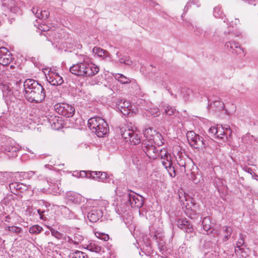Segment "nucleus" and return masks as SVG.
I'll return each mask as SVG.
<instances>
[{"mask_svg": "<svg viewBox=\"0 0 258 258\" xmlns=\"http://www.w3.org/2000/svg\"><path fill=\"white\" fill-rule=\"evenodd\" d=\"M26 99L31 103H39L45 97V90L42 85L33 79H26L23 83Z\"/></svg>", "mask_w": 258, "mask_h": 258, "instance_id": "nucleus-1", "label": "nucleus"}, {"mask_svg": "<svg viewBox=\"0 0 258 258\" xmlns=\"http://www.w3.org/2000/svg\"><path fill=\"white\" fill-rule=\"evenodd\" d=\"M89 128L95 132L98 137H104L109 131L107 123L100 117H94L90 118L88 121Z\"/></svg>", "mask_w": 258, "mask_h": 258, "instance_id": "nucleus-2", "label": "nucleus"}, {"mask_svg": "<svg viewBox=\"0 0 258 258\" xmlns=\"http://www.w3.org/2000/svg\"><path fill=\"white\" fill-rule=\"evenodd\" d=\"M209 133L216 139L224 142L228 141L232 135L231 129L228 125L224 126L222 125L212 126L209 129Z\"/></svg>", "mask_w": 258, "mask_h": 258, "instance_id": "nucleus-3", "label": "nucleus"}, {"mask_svg": "<svg viewBox=\"0 0 258 258\" xmlns=\"http://www.w3.org/2000/svg\"><path fill=\"white\" fill-rule=\"evenodd\" d=\"M142 149L143 153L151 159H155L159 157L160 150L156 149L153 140H148L146 138L142 144Z\"/></svg>", "mask_w": 258, "mask_h": 258, "instance_id": "nucleus-4", "label": "nucleus"}, {"mask_svg": "<svg viewBox=\"0 0 258 258\" xmlns=\"http://www.w3.org/2000/svg\"><path fill=\"white\" fill-rule=\"evenodd\" d=\"M90 176H92V179L97 180L99 181H101L104 183H110L111 181L112 183L117 186L116 189L115 190L116 193L118 191V189L119 188V185L118 183H120V181L117 179L114 180L112 177V175H108L105 172L101 171H92L90 172Z\"/></svg>", "mask_w": 258, "mask_h": 258, "instance_id": "nucleus-5", "label": "nucleus"}, {"mask_svg": "<svg viewBox=\"0 0 258 258\" xmlns=\"http://www.w3.org/2000/svg\"><path fill=\"white\" fill-rule=\"evenodd\" d=\"M159 156L161 157V163L169 173L171 177L175 176L174 168L172 166L171 155L168 154L165 149L160 150Z\"/></svg>", "mask_w": 258, "mask_h": 258, "instance_id": "nucleus-6", "label": "nucleus"}, {"mask_svg": "<svg viewBox=\"0 0 258 258\" xmlns=\"http://www.w3.org/2000/svg\"><path fill=\"white\" fill-rule=\"evenodd\" d=\"M15 68V66L11 65L10 67V69L8 68L4 72L2 76L4 79H6V81L7 79L8 81H13L16 86V90L18 91L17 88L21 86L22 82L21 80H18L20 75L14 70Z\"/></svg>", "mask_w": 258, "mask_h": 258, "instance_id": "nucleus-7", "label": "nucleus"}, {"mask_svg": "<svg viewBox=\"0 0 258 258\" xmlns=\"http://www.w3.org/2000/svg\"><path fill=\"white\" fill-rule=\"evenodd\" d=\"M122 138L126 142H130L131 144L135 145L140 143V137L138 131L127 129L121 130Z\"/></svg>", "mask_w": 258, "mask_h": 258, "instance_id": "nucleus-8", "label": "nucleus"}, {"mask_svg": "<svg viewBox=\"0 0 258 258\" xmlns=\"http://www.w3.org/2000/svg\"><path fill=\"white\" fill-rule=\"evenodd\" d=\"M54 108L56 112L66 117H72L75 112L74 106L64 103L56 104Z\"/></svg>", "mask_w": 258, "mask_h": 258, "instance_id": "nucleus-9", "label": "nucleus"}, {"mask_svg": "<svg viewBox=\"0 0 258 258\" xmlns=\"http://www.w3.org/2000/svg\"><path fill=\"white\" fill-rule=\"evenodd\" d=\"M186 137L188 143L191 146L196 148L200 149L205 147V144L203 137L199 135L196 134L194 132H188Z\"/></svg>", "mask_w": 258, "mask_h": 258, "instance_id": "nucleus-10", "label": "nucleus"}, {"mask_svg": "<svg viewBox=\"0 0 258 258\" xmlns=\"http://www.w3.org/2000/svg\"><path fill=\"white\" fill-rule=\"evenodd\" d=\"M144 136L148 140H153L154 144L161 146L164 144L163 138L162 135L153 131L151 128H146L144 131Z\"/></svg>", "mask_w": 258, "mask_h": 258, "instance_id": "nucleus-11", "label": "nucleus"}, {"mask_svg": "<svg viewBox=\"0 0 258 258\" xmlns=\"http://www.w3.org/2000/svg\"><path fill=\"white\" fill-rule=\"evenodd\" d=\"M2 15L6 17L9 13H16L19 11V7L16 6L15 0H2Z\"/></svg>", "mask_w": 258, "mask_h": 258, "instance_id": "nucleus-12", "label": "nucleus"}, {"mask_svg": "<svg viewBox=\"0 0 258 258\" xmlns=\"http://www.w3.org/2000/svg\"><path fill=\"white\" fill-rule=\"evenodd\" d=\"M19 149V145L15 141L12 140L10 141V142L3 147L5 154L10 158L16 157Z\"/></svg>", "mask_w": 258, "mask_h": 258, "instance_id": "nucleus-13", "label": "nucleus"}, {"mask_svg": "<svg viewBox=\"0 0 258 258\" xmlns=\"http://www.w3.org/2000/svg\"><path fill=\"white\" fill-rule=\"evenodd\" d=\"M85 77H92L97 74L99 71L98 66L88 61L87 56L85 57Z\"/></svg>", "mask_w": 258, "mask_h": 258, "instance_id": "nucleus-14", "label": "nucleus"}, {"mask_svg": "<svg viewBox=\"0 0 258 258\" xmlns=\"http://www.w3.org/2000/svg\"><path fill=\"white\" fill-rule=\"evenodd\" d=\"M12 60L11 53L5 47L0 48V64L7 66Z\"/></svg>", "mask_w": 258, "mask_h": 258, "instance_id": "nucleus-15", "label": "nucleus"}, {"mask_svg": "<svg viewBox=\"0 0 258 258\" xmlns=\"http://www.w3.org/2000/svg\"><path fill=\"white\" fill-rule=\"evenodd\" d=\"M47 81L53 86L60 85L63 83V80L57 73L49 71L46 76Z\"/></svg>", "mask_w": 258, "mask_h": 258, "instance_id": "nucleus-16", "label": "nucleus"}, {"mask_svg": "<svg viewBox=\"0 0 258 258\" xmlns=\"http://www.w3.org/2000/svg\"><path fill=\"white\" fill-rule=\"evenodd\" d=\"M127 198L132 206L140 208L144 205V198L141 195H127Z\"/></svg>", "mask_w": 258, "mask_h": 258, "instance_id": "nucleus-17", "label": "nucleus"}, {"mask_svg": "<svg viewBox=\"0 0 258 258\" xmlns=\"http://www.w3.org/2000/svg\"><path fill=\"white\" fill-rule=\"evenodd\" d=\"M85 57L82 62L73 64L70 68V71L74 75L78 76L85 77Z\"/></svg>", "mask_w": 258, "mask_h": 258, "instance_id": "nucleus-18", "label": "nucleus"}, {"mask_svg": "<svg viewBox=\"0 0 258 258\" xmlns=\"http://www.w3.org/2000/svg\"><path fill=\"white\" fill-rule=\"evenodd\" d=\"M117 108L120 110V111L125 114L128 113V111L131 109V105L128 101H126L123 99L117 98L115 101Z\"/></svg>", "mask_w": 258, "mask_h": 258, "instance_id": "nucleus-19", "label": "nucleus"}, {"mask_svg": "<svg viewBox=\"0 0 258 258\" xmlns=\"http://www.w3.org/2000/svg\"><path fill=\"white\" fill-rule=\"evenodd\" d=\"M176 224L178 228L185 231L186 233H192L194 231L192 224L186 218L178 219Z\"/></svg>", "mask_w": 258, "mask_h": 258, "instance_id": "nucleus-20", "label": "nucleus"}, {"mask_svg": "<svg viewBox=\"0 0 258 258\" xmlns=\"http://www.w3.org/2000/svg\"><path fill=\"white\" fill-rule=\"evenodd\" d=\"M2 91L3 98L7 104H9L11 101H14V99H15L16 98L10 86L4 85L2 89Z\"/></svg>", "mask_w": 258, "mask_h": 258, "instance_id": "nucleus-21", "label": "nucleus"}, {"mask_svg": "<svg viewBox=\"0 0 258 258\" xmlns=\"http://www.w3.org/2000/svg\"><path fill=\"white\" fill-rule=\"evenodd\" d=\"M12 194H22L27 190V186L21 183L13 182L9 184Z\"/></svg>", "mask_w": 258, "mask_h": 258, "instance_id": "nucleus-22", "label": "nucleus"}, {"mask_svg": "<svg viewBox=\"0 0 258 258\" xmlns=\"http://www.w3.org/2000/svg\"><path fill=\"white\" fill-rule=\"evenodd\" d=\"M103 216V213L100 209H93L88 214V218L92 223L97 222Z\"/></svg>", "mask_w": 258, "mask_h": 258, "instance_id": "nucleus-23", "label": "nucleus"}, {"mask_svg": "<svg viewBox=\"0 0 258 258\" xmlns=\"http://www.w3.org/2000/svg\"><path fill=\"white\" fill-rule=\"evenodd\" d=\"M59 29H56L54 27L53 28L49 31V32H47L46 36L47 37V39L48 41L51 42H58V40L60 39V35L58 33Z\"/></svg>", "mask_w": 258, "mask_h": 258, "instance_id": "nucleus-24", "label": "nucleus"}, {"mask_svg": "<svg viewBox=\"0 0 258 258\" xmlns=\"http://www.w3.org/2000/svg\"><path fill=\"white\" fill-rule=\"evenodd\" d=\"M49 122L52 128L54 130H58L63 126V122L61 117L54 116L50 120Z\"/></svg>", "mask_w": 258, "mask_h": 258, "instance_id": "nucleus-25", "label": "nucleus"}, {"mask_svg": "<svg viewBox=\"0 0 258 258\" xmlns=\"http://www.w3.org/2000/svg\"><path fill=\"white\" fill-rule=\"evenodd\" d=\"M32 11L33 13L35 14V16L39 19H46L50 14L47 10H40L35 8H33Z\"/></svg>", "mask_w": 258, "mask_h": 258, "instance_id": "nucleus-26", "label": "nucleus"}, {"mask_svg": "<svg viewBox=\"0 0 258 258\" xmlns=\"http://www.w3.org/2000/svg\"><path fill=\"white\" fill-rule=\"evenodd\" d=\"M202 225L203 229L207 232V234L212 233V230H211V229L212 228V226L209 217H205L203 218L202 221Z\"/></svg>", "mask_w": 258, "mask_h": 258, "instance_id": "nucleus-27", "label": "nucleus"}, {"mask_svg": "<svg viewBox=\"0 0 258 258\" xmlns=\"http://www.w3.org/2000/svg\"><path fill=\"white\" fill-rule=\"evenodd\" d=\"M69 258H88L87 254L81 251L72 250L69 255Z\"/></svg>", "mask_w": 258, "mask_h": 258, "instance_id": "nucleus-28", "label": "nucleus"}, {"mask_svg": "<svg viewBox=\"0 0 258 258\" xmlns=\"http://www.w3.org/2000/svg\"><path fill=\"white\" fill-rule=\"evenodd\" d=\"M114 77L122 84H127L131 83L130 79L121 74H116L114 75Z\"/></svg>", "mask_w": 258, "mask_h": 258, "instance_id": "nucleus-29", "label": "nucleus"}, {"mask_svg": "<svg viewBox=\"0 0 258 258\" xmlns=\"http://www.w3.org/2000/svg\"><path fill=\"white\" fill-rule=\"evenodd\" d=\"M233 229L230 226H224L223 227V232L224 236L222 238V241L223 242L227 241L230 237Z\"/></svg>", "mask_w": 258, "mask_h": 258, "instance_id": "nucleus-30", "label": "nucleus"}, {"mask_svg": "<svg viewBox=\"0 0 258 258\" xmlns=\"http://www.w3.org/2000/svg\"><path fill=\"white\" fill-rule=\"evenodd\" d=\"M83 239L84 238L82 235L79 233H75L73 238L69 237V241L75 244H78L81 243Z\"/></svg>", "mask_w": 258, "mask_h": 258, "instance_id": "nucleus-31", "label": "nucleus"}, {"mask_svg": "<svg viewBox=\"0 0 258 258\" xmlns=\"http://www.w3.org/2000/svg\"><path fill=\"white\" fill-rule=\"evenodd\" d=\"M235 252L239 258H246L248 255L247 251L244 247L235 249Z\"/></svg>", "mask_w": 258, "mask_h": 258, "instance_id": "nucleus-32", "label": "nucleus"}, {"mask_svg": "<svg viewBox=\"0 0 258 258\" xmlns=\"http://www.w3.org/2000/svg\"><path fill=\"white\" fill-rule=\"evenodd\" d=\"M163 111L166 115L170 116L174 114L175 112V109L168 105H164L163 106Z\"/></svg>", "mask_w": 258, "mask_h": 258, "instance_id": "nucleus-33", "label": "nucleus"}, {"mask_svg": "<svg viewBox=\"0 0 258 258\" xmlns=\"http://www.w3.org/2000/svg\"><path fill=\"white\" fill-rule=\"evenodd\" d=\"M8 174L6 172H0V187L7 188L6 185H4V183L8 180Z\"/></svg>", "mask_w": 258, "mask_h": 258, "instance_id": "nucleus-34", "label": "nucleus"}, {"mask_svg": "<svg viewBox=\"0 0 258 258\" xmlns=\"http://www.w3.org/2000/svg\"><path fill=\"white\" fill-rule=\"evenodd\" d=\"M86 248L90 251L95 252L97 253L100 252L101 250V247L100 246L92 243L88 245Z\"/></svg>", "mask_w": 258, "mask_h": 258, "instance_id": "nucleus-35", "label": "nucleus"}, {"mask_svg": "<svg viewBox=\"0 0 258 258\" xmlns=\"http://www.w3.org/2000/svg\"><path fill=\"white\" fill-rule=\"evenodd\" d=\"M239 43L235 41H227L225 43V47H227L229 50L232 51L234 53V51L235 48L238 47Z\"/></svg>", "mask_w": 258, "mask_h": 258, "instance_id": "nucleus-36", "label": "nucleus"}, {"mask_svg": "<svg viewBox=\"0 0 258 258\" xmlns=\"http://www.w3.org/2000/svg\"><path fill=\"white\" fill-rule=\"evenodd\" d=\"M191 4H192L194 5H196L197 7H199L201 6L199 0H189L184 7V11L185 13H187L189 8L191 7Z\"/></svg>", "mask_w": 258, "mask_h": 258, "instance_id": "nucleus-37", "label": "nucleus"}, {"mask_svg": "<svg viewBox=\"0 0 258 258\" xmlns=\"http://www.w3.org/2000/svg\"><path fill=\"white\" fill-rule=\"evenodd\" d=\"M43 230V228L38 225H35L31 226L29 228V232L32 234H37L40 233Z\"/></svg>", "mask_w": 258, "mask_h": 258, "instance_id": "nucleus-38", "label": "nucleus"}, {"mask_svg": "<svg viewBox=\"0 0 258 258\" xmlns=\"http://www.w3.org/2000/svg\"><path fill=\"white\" fill-rule=\"evenodd\" d=\"M213 15L215 17L223 19L224 15L223 12L221 10V8L219 6L216 7L214 9Z\"/></svg>", "mask_w": 258, "mask_h": 258, "instance_id": "nucleus-39", "label": "nucleus"}, {"mask_svg": "<svg viewBox=\"0 0 258 258\" xmlns=\"http://www.w3.org/2000/svg\"><path fill=\"white\" fill-rule=\"evenodd\" d=\"M79 195H68L66 199L68 200V202L78 204L80 203V201L78 200V196Z\"/></svg>", "mask_w": 258, "mask_h": 258, "instance_id": "nucleus-40", "label": "nucleus"}, {"mask_svg": "<svg viewBox=\"0 0 258 258\" xmlns=\"http://www.w3.org/2000/svg\"><path fill=\"white\" fill-rule=\"evenodd\" d=\"M93 52L97 54L99 57H102L108 53L107 51L98 47H94L93 49Z\"/></svg>", "mask_w": 258, "mask_h": 258, "instance_id": "nucleus-41", "label": "nucleus"}, {"mask_svg": "<svg viewBox=\"0 0 258 258\" xmlns=\"http://www.w3.org/2000/svg\"><path fill=\"white\" fill-rule=\"evenodd\" d=\"M210 106L211 107L213 106L219 110H223L224 108V104L221 101H215L213 103H211Z\"/></svg>", "mask_w": 258, "mask_h": 258, "instance_id": "nucleus-42", "label": "nucleus"}, {"mask_svg": "<svg viewBox=\"0 0 258 258\" xmlns=\"http://www.w3.org/2000/svg\"><path fill=\"white\" fill-rule=\"evenodd\" d=\"M190 179L195 184H198L202 179V176L199 174L191 173L190 175Z\"/></svg>", "mask_w": 258, "mask_h": 258, "instance_id": "nucleus-43", "label": "nucleus"}, {"mask_svg": "<svg viewBox=\"0 0 258 258\" xmlns=\"http://www.w3.org/2000/svg\"><path fill=\"white\" fill-rule=\"evenodd\" d=\"M48 229L51 231L52 235L54 236L55 238H56L58 239H60L62 238L63 234L60 233L59 232L57 231V230H54L52 228L50 227H48Z\"/></svg>", "mask_w": 258, "mask_h": 258, "instance_id": "nucleus-44", "label": "nucleus"}, {"mask_svg": "<svg viewBox=\"0 0 258 258\" xmlns=\"http://www.w3.org/2000/svg\"><path fill=\"white\" fill-rule=\"evenodd\" d=\"M253 140V136H251L249 133L246 134L242 137V142L244 144H249Z\"/></svg>", "mask_w": 258, "mask_h": 258, "instance_id": "nucleus-45", "label": "nucleus"}, {"mask_svg": "<svg viewBox=\"0 0 258 258\" xmlns=\"http://www.w3.org/2000/svg\"><path fill=\"white\" fill-rule=\"evenodd\" d=\"M91 172V171H86L84 170H82L80 171L79 175L78 176V177H86L88 178H92V176H90V172Z\"/></svg>", "mask_w": 258, "mask_h": 258, "instance_id": "nucleus-46", "label": "nucleus"}, {"mask_svg": "<svg viewBox=\"0 0 258 258\" xmlns=\"http://www.w3.org/2000/svg\"><path fill=\"white\" fill-rule=\"evenodd\" d=\"M212 34V30L210 28H206L204 29L203 34L202 38L208 39Z\"/></svg>", "mask_w": 258, "mask_h": 258, "instance_id": "nucleus-47", "label": "nucleus"}, {"mask_svg": "<svg viewBox=\"0 0 258 258\" xmlns=\"http://www.w3.org/2000/svg\"><path fill=\"white\" fill-rule=\"evenodd\" d=\"M244 240L243 237L242 236V234H240V238L238 239V241L236 243V246L235 247V249H238L240 248H242V246L245 245H244Z\"/></svg>", "mask_w": 258, "mask_h": 258, "instance_id": "nucleus-48", "label": "nucleus"}, {"mask_svg": "<svg viewBox=\"0 0 258 258\" xmlns=\"http://www.w3.org/2000/svg\"><path fill=\"white\" fill-rule=\"evenodd\" d=\"M204 29L201 27L196 26L194 31L195 34L197 36L202 38L203 34Z\"/></svg>", "mask_w": 258, "mask_h": 258, "instance_id": "nucleus-49", "label": "nucleus"}, {"mask_svg": "<svg viewBox=\"0 0 258 258\" xmlns=\"http://www.w3.org/2000/svg\"><path fill=\"white\" fill-rule=\"evenodd\" d=\"M7 230L13 233H19L21 231V228L17 226H9L7 227Z\"/></svg>", "mask_w": 258, "mask_h": 258, "instance_id": "nucleus-50", "label": "nucleus"}, {"mask_svg": "<svg viewBox=\"0 0 258 258\" xmlns=\"http://www.w3.org/2000/svg\"><path fill=\"white\" fill-rule=\"evenodd\" d=\"M149 111L150 114L154 117L158 116L160 114L159 110L156 107L151 108Z\"/></svg>", "mask_w": 258, "mask_h": 258, "instance_id": "nucleus-51", "label": "nucleus"}, {"mask_svg": "<svg viewBox=\"0 0 258 258\" xmlns=\"http://www.w3.org/2000/svg\"><path fill=\"white\" fill-rule=\"evenodd\" d=\"M234 53L238 55H242L244 54L243 49L241 47L240 45L239 44L238 47H237L234 51Z\"/></svg>", "mask_w": 258, "mask_h": 258, "instance_id": "nucleus-52", "label": "nucleus"}, {"mask_svg": "<svg viewBox=\"0 0 258 258\" xmlns=\"http://www.w3.org/2000/svg\"><path fill=\"white\" fill-rule=\"evenodd\" d=\"M186 215L190 217L191 219H194L196 216V213L195 211L191 210L190 211H187L186 212Z\"/></svg>", "mask_w": 258, "mask_h": 258, "instance_id": "nucleus-53", "label": "nucleus"}, {"mask_svg": "<svg viewBox=\"0 0 258 258\" xmlns=\"http://www.w3.org/2000/svg\"><path fill=\"white\" fill-rule=\"evenodd\" d=\"M224 34L225 35H227V34H228V35H229V37H228V39H231L236 36L235 34L233 32V30H231V28L228 32L225 31Z\"/></svg>", "mask_w": 258, "mask_h": 258, "instance_id": "nucleus-54", "label": "nucleus"}, {"mask_svg": "<svg viewBox=\"0 0 258 258\" xmlns=\"http://www.w3.org/2000/svg\"><path fill=\"white\" fill-rule=\"evenodd\" d=\"M53 26L50 27V26L43 25V26H41V30L43 31H46L47 32H49V31L51 30L53 28Z\"/></svg>", "mask_w": 258, "mask_h": 258, "instance_id": "nucleus-55", "label": "nucleus"}, {"mask_svg": "<svg viewBox=\"0 0 258 258\" xmlns=\"http://www.w3.org/2000/svg\"><path fill=\"white\" fill-rule=\"evenodd\" d=\"M34 174H35L34 171H28L27 172H24L23 175L25 177L30 178V177H31L33 175H34Z\"/></svg>", "mask_w": 258, "mask_h": 258, "instance_id": "nucleus-56", "label": "nucleus"}, {"mask_svg": "<svg viewBox=\"0 0 258 258\" xmlns=\"http://www.w3.org/2000/svg\"><path fill=\"white\" fill-rule=\"evenodd\" d=\"M133 63L132 61L128 57H125V61L124 64H125L128 66L132 65Z\"/></svg>", "mask_w": 258, "mask_h": 258, "instance_id": "nucleus-57", "label": "nucleus"}, {"mask_svg": "<svg viewBox=\"0 0 258 258\" xmlns=\"http://www.w3.org/2000/svg\"><path fill=\"white\" fill-rule=\"evenodd\" d=\"M178 196H179V199H181L182 198V197L184 198H185V201H187V198H189V195H185V194H183V195H178Z\"/></svg>", "mask_w": 258, "mask_h": 258, "instance_id": "nucleus-58", "label": "nucleus"}, {"mask_svg": "<svg viewBox=\"0 0 258 258\" xmlns=\"http://www.w3.org/2000/svg\"><path fill=\"white\" fill-rule=\"evenodd\" d=\"M132 160L134 163L137 162L139 161V158L137 157V155L136 154H134L132 156Z\"/></svg>", "mask_w": 258, "mask_h": 258, "instance_id": "nucleus-59", "label": "nucleus"}, {"mask_svg": "<svg viewBox=\"0 0 258 258\" xmlns=\"http://www.w3.org/2000/svg\"><path fill=\"white\" fill-rule=\"evenodd\" d=\"M37 212L40 216V218L42 219L43 218V213L44 212V211H41L40 209H38V210H37Z\"/></svg>", "mask_w": 258, "mask_h": 258, "instance_id": "nucleus-60", "label": "nucleus"}, {"mask_svg": "<svg viewBox=\"0 0 258 258\" xmlns=\"http://www.w3.org/2000/svg\"><path fill=\"white\" fill-rule=\"evenodd\" d=\"M100 239L104 240V241H107L109 239V236L107 234H103Z\"/></svg>", "mask_w": 258, "mask_h": 258, "instance_id": "nucleus-61", "label": "nucleus"}, {"mask_svg": "<svg viewBox=\"0 0 258 258\" xmlns=\"http://www.w3.org/2000/svg\"><path fill=\"white\" fill-rule=\"evenodd\" d=\"M154 80L155 81L157 82H160L162 81V78H161V77H156L155 79H154Z\"/></svg>", "mask_w": 258, "mask_h": 258, "instance_id": "nucleus-62", "label": "nucleus"}, {"mask_svg": "<svg viewBox=\"0 0 258 258\" xmlns=\"http://www.w3.org/2000/svg\"><path fill=\"white\" fill-rule=\"evenodd\" d=\"M124 61H125V57L119 58V62L120 63H124Z\"/></svg>", "mask_w": 258, "mask_h": 258, "instance_id": "nucleus-63", "label": "nucleus"}, {"mask_svg": "<svg viewBox=\"0 0 258 258\" xmlns=\"http://www.w3.org/2000/svg\"><path fill=\"white\" fill-rule=\"evenodd\" d=\"M189 201H190L191 204H192V205H195V200H194L193 198H191V199L189 200Z\"/></svg>", "mask_w": 258, "mask_h": 258, "instance_id": "nucleus-64", "label": "nucleus"}]
</instances>
